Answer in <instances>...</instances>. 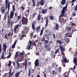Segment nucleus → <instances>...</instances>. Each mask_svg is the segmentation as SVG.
Instances as JSON below:
<instances>
[{
	"label": "nucleus",
	"mask_w": 77,
	"mask_h": 77,
	"mask_svg": "<svg viewBox=\"0 0 77 77\" xmlns=\"http://www.w3.org/2000/svg\"><path fill=\"white\" fill-rule=\"evenodd\" d=\"M28 21V19L24 17H23L22 19V23H24V21H25L24 23V24L26 25L27 24V21Z\"/></svg>",
	"instance_id": "1"
},
{
	"label": "nucleus",
	"mask_w": 77,
	"mask_h": 77,
	"mask_svg": "<svg viewBox=\"0 0 77 77\" xmlns=\"http://www.w3.org/2000/svg\"><path fill=\"white\" fill-rule=\"evenodd\" d=\"M14 15V12L12 11H11L10 14V18L11 19H12Z\"/></svg>",
	"instance_id": "2"
},
{
	"label": "nucleus",
	"mask_w": 77,
	"mask_h": 77,
	"mask_svg": "<svg viewBox=\"0 0 77 77\" xmlns=\"http://www.w3.org/2000/svg\"><path fill=\"white\" fill-rule=\"evenodd\" d=\"M6 6V8L7 9V6H8V9L9 11V8H10V4L9 3H8V0H6L5 1Z\"/></svg>",
	"instance_id": "3"
},
{
	"label": "nucleus",
	"mask_w": 77,
	"mask_h": 77,
	"mask_svg": "<svg viewBox=\"0 0 77 77\" xmlns=\"http://www.w3.org/2000/svg\"><path fill=\"white\" fill-rule=\"evenodd\" d=\"M34 64L35 66H38L39 65V61H38V59H37L36 60Z\"/></svg>",
	"instance_id": "4"
},
{
	"label": "nucleus",
	"mask_w": 77,
	"mask_h": 77,
	"mask_svg": "<svg viewBox=\"0 0 77 77\" xmlns=\"http://www.w3.org/2000/svg\"><path fill=\"white\" fill-rule=\"evenodd\" d=\"M17 65L16 66V69L17 70H18V69H20V65L19 64V63L18 62V61H17Z\"/></svg>",
	"instance_id": "5"
},
{
	"label": "nucleus",
	"mask_w": 77,
	"mask_h": 77,
	"mask_svg": "<svg viewBox=\"0 0 77 77\" xmlns=\"http://www.w3.org/2000/svg\"><path fill=\"white\" fill-rule=\"evenodd\" d=\"M66 6L65 7H63V9L62 10L61 12L62 13H65V11L66 10V8H67V6H66Z\"/></svg>",
	"instance_id": "6"
},
{
	"label": "nucleus",
	"mask_w": 77,
	"mask_h": 77,
	"mask_svg": "<svg viewBox=\"0 0 77 77\" xmlns=\"http://www.w3.org/2000/svg\"><path fill=\"white\" fill-rule=\"evenodd\" d=\"M14 72H12L11 73V69H10V72H9V77H11V76L14 75Z\"/></svg>",
	"instance_id": "7"
},
{
	"label": "nucleus",
	"mask_w": 77,
	"mask_h": 77,
	"mask_svg": "<svg viewBox=\"0 0 77 77\" xmlns=\"http://www.w3.org/2000/svg\"><path fill=\"white\" fill-rule=\"evenodd\" d=\"M47 12V9H42V14H46Z\"/></svg>",
	"instance_id": "8"
},
{
	"label": "nucleus",
	"mask_w": 77,
	"mask_h": 77,
	"mask_svg": "<svg viewBox=\"0 0 77 77\" xmlns=\"http://www.w3.org/2000/svg\"><path fill=\"white\" fill-rule=\"evenodd\" d=\"M3 47L4 48V51H6V48H7V46H6V44H3Z\"/></svg>",
	"instance_id": "9"
},
{
	"label": "nucleus",
	"mask_w": 77,
	"mask_h": 77,
	"mask_svg": "<svg viewBox=\"0 0 77 77\" xmlns=\"http://www.w3.org/2000/svg\"><path fill=\"white\" fill-rule=\"evenodd\" d=\"M40 3L41 5L42 6L44 5V0H41V1L40 2Z\"/></svg>",
	"instance_id": "10"
},
{
	"label": "nucleus",
	"mask_w": 77,
	"mask_h": 77,
	"mask_svg": "<svg viewBox=\"0 0 77 77\" xmlns=\"http://www.w3.org/2000/svg\"><path fill=\"white\" fill-rule=\"evenodd\" d=\"M18 26H19V25H17L15 26V27L14 29V32H16V30L17 28L18 27Z\"/></svg>",
	"instance_id": "11"
},
{
	"label": "nucleus",
	"mask_w": 77,
	"mask_h": 77,
	"mask_svg": "<svg viewBox=\"0 0 77 77\" xmlns=\"http://www.w3.org/2000/svg\"><path fill=\"white\" fill-rule=\"evenodd\" d=\"M29 43H30L29 45H28V46H27V47H28V50H30V48L31 47V45H32V41H30L29 42Z\"/></svg>",
	"instance_id": "12"
},
{
	"label": "nucleus",
	"mask_w": 77,
	"mask_h": 77,
	"mask_svg": "<svg viewBox=\"0 0 77 77\" xmlns=\"http://www.w3.org/2000/svg\"><path fill=\"white\" fill-rule=\"evenodd\" d=\"M54 28L57 30H58V29H59V25L58 24H56Z\"/></svg>",
	"instance_id": "13"
},
{
	"label": "nucleus",
	"mask_w": 77,
	"mask_h": 77,
	"mask_svg": "<svg viewBox=\"0 0 77 77\" xmlns=\"http://www.w3.org/2000/svg\"><path fill=\"white\" fill-rule=\"evenodd\" d=\"M20 72H17L15 74V77H18L19 76V74H20Z\"/></svg>",
	"instance_id": "14"
},
{
	"label": "nucleus",
	"mask_w": 77,
	"mask_h": 77,
	"mask_svg": "<svg viewBox=\"0 0 77 77\" xmlns=\"http://www.w3.org/2000/svg\"><path fill=\"white\" fill-rule=\"evenodd\" d=\"M56 42H57V43H58V44H62V42L59 40H57Z\"/></svg>",
	"instance_id": "15"
},
{
	"label": "nucleus",
	"mask_w": 77,
	"mask_h": 77,
	"mask_svg": "<svg viewBox=\"0 0 77 77\" xmlns=\"http://www.w3.org/2000/svg\"><path fill=\"white\" fill-rule=\"evenodd\" d=\"M66 1L65 0H63L61 2V4L62 5H65V2Z\"/></svg>",
	"instance_id": "16"
},
{
	"label": "nucleus",
	"mask_w": 77,
	"mask_h": 77,
	"mask_svg": "<svg viewBox=\"0 0 77 77\" xmlns=\"http://www.w3.org/2000/svg\"><path fill=\"white\" fill-rule=\"evenodd\" d=\"M32 27L33 30H35V23L33 22L32 24Z\"/></svg>",
	"instance_id": "17"
},
{
	"label": "nucleus",
	"mask_w": 77,
	"mask_h": 77,
	"mask_svg": "<svg viewBox=\"0 0 77 77\" xmlns=\"http://www.w3.org/2000/svg\"><path fill=\"white\" fill-rule=\"evenodd\" d=\"M46 24L45 25V27H47L48 24V18L46 19Z\"/></svg>",
	"instance_id": "18"
},
{
	"label": "nucleus",
	"mask_w": 77,
	"mask_h": 77,
	"mask_svg": "<svg viewBox=\"0 0 77 77\" xmlns=\"http://www.w3.org/2000/svg\"><path fill=\"white\" fill-rule=\"evenodd\" d=\"M66 60H67L66 58H64V60H61V62H66Z\"/></svg>",
	"instance_id": "19"
},
{
	"label": "nucleus",
	"mask_w": 77,
	"mask_h": 77,
	"mask_svg": "<svg viewBox=\"0 0 77 77\" xmlns=\"http://www.w3.org/2000/svg\"><path fill=\"white\" fill-rule=\"evenodd\" d=\"M59 45L60 46V49H61V51H63L64 49H63V47L62 46H61V45Z\"/></svg>",
	"instance_id": "20"
},
{
	"label": "nucleus",
	"mask_w": 77,
	"mask_h": 77,
	"mask_svg": "<svg viewBox=\"0 0 77 77\" xmlns=\"http://www.w3.org/2000/svg\"><path fill=\"white\" fill-rule=\"evenodd\" d=\"M2 59H5V58L4 57V52H3L2 54Z\"/></svg>",
	"instance_id": "21"
},
{
	"label": "nucleus",
	"mask_w": 77,
	"mask_h": 77,
	"mask_svg": "<svg viewBox=\"0 0 77 77\" xmlns=\"http://www.w3.org/2000/svg\"><path fill=\"white\" fill-rule=\"evenodd\" d=\"M1 12L2 13V14H3L4 13V12H5V8H3L1 9Z\"/></svg>",
	"instance_id": "22"
},
{
	"label": "nucleus",
	"mask_w": 77,
	"mask_h": 77,
	"mask_svg": "<svg viewBox=\"0 0 77 77\" xmlns=\"http://www.w3.org/2000/svg\"><path fill=\"white\" fill-rule=\"evenodd\" d=\"M19 53V52H17L16 53V54L15 55V58L16 59L17 58V57L18 55V54Z\"/></svg>",
	"instance_id": "23"
},
{
	"label": "nucleus",
	"mask_w": 77,
	"mask_h": 77,
	"mask_svg": "<svg viewBox=\"0 0 77 77\" xmlns=\"http://www.w3.org/2000/svg\"><path fill=\"white\" fill-rule=\"evenodd\" d=\"M26 66H27V60L25 61V69H26Z\"/></svg>",
	"instance_id": "24"
},
{
	"label": "nucleus",
	"mask_w": 77,
	"mask_h": 77,
	"mask_svg": "<svg viewBox=\"0 0 77 77\" xmlns=\"http://www.w3.org/2000/svg\"><path fill=\"white\" fill-rule=\"evenodd\" d=\"M36 14L35 13H34L32 15V18H34V17H35V15Z\"/></svg>",
	"instance_id": "25"
},
{
	"label": "nucleus",
	"mask_w": 77,
	"mask_h": 77,
	"mask_svg": "<svg viewBox=\"0 0 77 77\" xmlns=\"http://www.w3.org/2000/svg\"><path fill=\"white\" fill-rule=\"evenodd\" d=\"M12 9L14 12H15V5H13L12 6Z\"/></svg>",
	"instance_id": "26"
},
{
	"label": "nucleus",
	"mask_w": 77,
	"mask_h": 77,
	"mask_svg": "<svg viewBox=\"0 0 77 77\" xmlns=\"http://www.w3.org/2000/svg\"><path fill=\"white\" fill-rule=\"evenodd\" d=\"M41 28V27L40 26H38L36 29V31H39V29H40Z\"/></svg>",
	"instance_id": "27"
},
{
	"label": "nucleus",
	"mask_w": 77,
	"mask_h": 77,
	"mask_svg": "<svg viewBox=\"0 0 77 77\" xmlns=\"http://www.w3.org/2000/svg\"><path fill=\"white\" fill-rule=\"evenodd\" d=\"M72 29V27H68L67 28V30L69 31V30H71Z\"/></svg>",
	"instance_id": "28"
},
{
	"label": "nucleus",
	"mask_w": 77,
	"mask_h": 77,
	"mask_svg": "<svg viewBox=\"0 0 77 77\" xmlns=\"http://www.w3.org/2000/svg\"><path fill=\"white\" fill-rule=\"evenodd\" d=\"M50 19L51 20H53V17L52 16H51L50 17Z\"/></svg>",
	"instance_id": "29"
},
{
	"label": "nucleus",
	"mask_w": 77,
	"mask_h": 77,
	"mask_svg": "<svg viewBox=\"0 0 77 77\" xmlns=\"http://www.w3.org/2000/svg\"><path fill=\"white\" fill-rule=\"evenodd\" d=\"M33 3V7H35V5H36V3H35V2H32Z\"/></svg>",
	"instance_id": "30"
},
{
	"label": "nucleus",
	"mask_w": 77,
	"mask_h": 77,
	"mask_svg": "<svg viewBox=\"0 0 77 77\" xmlns=\"http://www.w3.org/2000/svg\"><path fill=\"white\" fill-rule=\"evenodd\" d=\"M42 33H43V29H42L41 31V33H40V35H42Z\"/></svg>",
	"instance_id": "31"
},
{
	"label": "nucleus",
	"mask_w": 77,
	"mask_h": 77,
	"mask_svg": "<svg viewBox=\"0 0 77 77\" xmlns=\"http://www.w3.org/2000/svg\"><path fill=\"white\" fill-rule=\"evenodd\" d=\"M69 33H67L66 34V37H69Z\"/></svg>",
	"instance_id": "32"
},
{
	"label": "nucleus",
	"mask_w": 77,
	"mask_h": 77,
	"mask_svg": "<svg viewBox=\"0 0 77 77\" xmlns=\"http://www.w3.org/2000/svg\"><path fill=\"white\" fill-rule=\"evenodd\" d=\"M2 52V45H0V53Z\"/></svg>",
	"instance_id": "33"
},
{
	"label": "nucleus",
	"mask_w": 77,
	"mask_h": 77,
	"mask_svg": "<svg viewBox=\"0 0 77 77\" xmlns=\"http://www.w3.org/2000/svg\"><path fill=\"white\" fill-rule=\"evenodd\" d=\"M15 45L13 44L12 47V48H15Z\"/></svg>",
	"instance_id": "34"
},
{
	"label": "nucleus",
	"mask_w": 77,
	"mask_h": 77,
	"mask_svg": "<svg viewBox=\"0 0 77 77\" xmlns=\"http://www.w3.org/2000/svg\"><path fill=\"white\" fill-rule=\"evenodd\" d=\"M38 45L39 46H41V42H39L38 43Z\"/></svg>",
	"instance_id": "35"
},
{
	"label": "nucleus",
	"mask_w": 77,
	"mask_h": 77,
	"mask_svg": "<svg viewBox=\"0 0 77 77\" xmlns=\"http://www.w3.org/2000/svg\"><path fill=\"white\" fill-rule=\"evenodd\" d=\"M29 72L28 75L29 76H30V69H29Z\"/></svg>",
	"instance_id": "36"
},
{
	"label": "nucleus",
	"mask_w": 77,
	"mask_h": 77,
	"mask_svg": "<svg viewBox=\"0 0 77 77\" xmlns=\"http://www.w3.org/2000/svg\"><path fill=\"white\" fill-rule=\"evenodd\" d=\"M8 22L9 23H10V22H11V19L10 18L8 19Z\"/></svg>",
	"instance_id": "37"
},
{
	"label": "nucleus",
	"mask_w": 77,
	"mask_h": 77,
	"mask_svg": "<svg viewBox=\"0 0 77 77\" xmlns=\"http://www.w3.org/2000/svg\"><path fill=\"white\" fill-rule=\"evenodd\" d=\"M64 16V13H62V14L60 15L61 17H63Z\"/></svg>",
	"instance_id": "38"
},
{
	"label": "nucleus",
	"mask_w": 77,
	"mask_h": 77,
	"mask_svg": "<svg viewBox=\"0 0 77 77\" xmlns=\"http://www.w3.org/2000/svg\"><path fill=\"white\" fill-rule=\"evenodd\" d=\"M45 43H47L49 42H48V40H45Z\"/></svg>",
	"instance_id": "39"
},
{
	"label": "nucleus",
	"mask_w": 77,
	"mask_h": 77,
	"mask_svg": "<svg viewBox=\"0 0 77 77\" xmlns=\"http://www.w3.org/2000/svg\"><path fill=\"white\" fill-rule=\"evenodd\" d=\"M18 20H19L21 18V16H18Z\"/></svg>",
	"instance_id": "40"
},
{
	"label": "nucleus",
	"mask_w": 77,
	"mask_h": 77,
	"mask_svg": "<svg viewBox=\"0 0 77 77\" xmlns=\"http://www.w3.org/2000/svg\"><path fill=\"white\" fill-rule=\"evenodd\" d=\"M59 51V49H57V50H56L55 52V54H57V51Z\"/></svg>",
	"instance_id": "41"
},
{
	"label": "nucleus",
	"mask_w": 77,
	"mask_h": 77,
	"mask_svg": "<svg viewBox=\"0 0 77 77\" xmlns=\"http://www.w3.org/2000/svg\"><path fill=\"white\" fill-rule=\"evenodd\" d=\"M44 38H45L44 37H43V39H42V42L44 41V40H45Z\"/></svg>",
	"instance_id": "42"
},
{
	"label": "nucleus",
	"mask_w": 77,
	"mask_h": 77,
	"mask_svg": "<svg viewBox=\"0 0 77 77\" xmlns=\"http://www.w3.org/2000/svg\"><path fill=\"white\" fill-rule=\"evenodd\" d=\"M49 10H51V9H52V7L51 6L49 8Z\"/></svg>",
	"instance_id": "43"
},
{
	"label": "nucleus",
	"mask_w": 77,
	"mask_h": 77,
	"mask_svg": "<svg viewBox=\"0 0 77 77\" xmlns=\"http://www.w3.org/2000/svg\"><path fill=\"white\" fill-rule=\"evenodd\" d=\"M11 57V55L10 54L8 56V57H7V59H8V58H10V57Z\"/></svg>",
	"instance_id": "44"
},
{
	"label": "nucleus",
	"mask_w": 77,
	"mask_h": 77,
	"mask_svg": "<svg viewBox=\"0 0 77 77\" xmlns=\"http://www.w3.org/2000/svg\"><path fill=\"white\" fill-rule=\"evenodd\" d=\"M24 36H25V37H26V35L24 36V35L21 36L22 38H24Z\"/></svg>",
	"instance_id": "45"
},
{
	"label": "nucleus",
	"mask_w": 77,
	"mask_h": 77,
	"mask_svg": "<svg viewBox=\"0 0 77 77\" xmlns=\"http://www.w3.org/2000/svg\"><path fill=\"white\" fill-rule=\"evenodd\" d=\"M19 53L20 54H22V55H24V54L23 53L19 52Z\"/></svg>",
	"instance_id": "46"
},
{
	"label": "nucleus",
	"mask_w": 77,
	"mask_h": 77,
	"mask_svg": "<svg viewBox=\"0 0 77 77\" xmlns=\"http://www.w3.org/2000/svg\"><path fill=\"white\" fill-rule=\"evenodd\" d=\"M33 38H36V35H34L33 36Z\"/></svg>",
	"instance_id": "47"
},
{
	"label": "nucleus",
	"mask_w": 77,
	"mask_h": 77,
	"mask_svg": "<svg viewBox=\"0 0 77 77\" xmlns=\"http://www.w3.org/2000/svg\"><path fill=\"white\" fill-rule=\"evenodd\" d=\"M7 14H8V18H9V12H7Z\"/></svg>",
	"instance_id": "48"
},
{
	"label": "nucleus",
	"mask_w": 77,
	"mask_h": 77,
	"mask_svg": "<svg viewBox=\"0 0 77 77\" xmlns=\"http://www.w3.org/2000/svg\"><path fill=\"white\" fill-rule=\"evenodd\" d=\"M53 36L54 39H55V38H56V37L55 36V34H53Z\"/></svg>",
	"instance_id": "49"
},
{
	"label": "nucleus",
	"mask_w": 77,
	"mask_h": 77,
	"mask_svg": "<svg viewBox=\"0 0 77 77\" xmlns=\"http://www.w3.org/2000/svg\"><path fill=\"white\" fill-rule=\"evenodd\" d=\"M17 41H16L14 42V43L13 44L14 45H15V44H16V43H17Z\"/></svg>",
	"instance_id": "50"
},
{
	"label": "nucleus",
	"mask_w": 77,
	"mask_h": 77,
	"mask_svg": "<svg viewBox=\"0 0 77 77\" xmlns=\"http://www.w3.org/2000/svg\"><path fill=\"white\" fill-rule=\"evenodd\" d=\"M15 17H17V13H15Z\"/></svg>",
	"instance_id": "51"
},
{
	"label": "nucleus",
	"mask_w": 77,
	"mask_h": 77,
	"mask_svg": "<svg viewBox=\"0 0 77 77\" xmlns=\"http://www.w3.org/2000/svg\"><path fill=\"white\" fill-rule=\"evenodd\" d=\"M75 69V66H73V70H74Z\"/></svg>",
	"instance_id": "52"
},
{
	"label": "nucleus",
	"mask_w": 77,
	"mask_h": 77,
	"mask_svg": "<svg viewBox=\"0 0 77 77\" xmlns=\"http://www.w3.org/2000/svg\"><path fill=\"white\" fill-rule=\"evenodd\" d=\"M74 11H77V7H76L75 9H74Z\"/></svg>",
	"instance_id": "53"
},
{
	"label": "nucleus",
	"mask_w": 77,
	"mask_h": 77,
	"mask_svg": "<svg viewBox=\"0 0 77 77\" xmlns=\"http://www.w3.org/2000/svg\"><path fill=\"white\" fill-rule=\"evenodd\" d=\"M11 63H9L8 64V65L9 66H11Z\"/></svg>",
	"instance_id": "54"
},
{
	"label": "nucleus",
	"mask_w": 77,
	"mask_h": 77,
	"mask_svg": "<svg viewBox=\"0 0 77 77\" xmlns=\"http://www.w3.org/2000/svg\"><path fill=\"white\" fill-rule=\"evenodd\" d=\"M21 8H22V10H24V7H23V6H22Z\"/></svg>",
	"instance_id": "55"
},
{
	"label": "nucleus",
	"mask_w": 77,
	"mask_h": 77,
	"mask_svg": "<svg viewBox=\"0 0 77 77\" xmlns=\"http://www.w3.org/2000/svg\"><path fill=\"white\" fill-rule=\"evenodd\" d=\"M10 35H11V32H9L8 35V36H10Z\"/></svg>",
	"instance_id": "56"
},
{
	"label": "nucleus",
	"mask_w": 77,
	"mask_h": 77,
	"mask_svg": "<svg viewBox=\"0 0 77 77\" xmlns=\"http://www.w3.org/2000/svg\"><path fill=\"white\" fill-rule=\"evenodd\" d=\"M71 36H72V35H71V34H69V37H70V38H71Z\"/></svg>",
	"instance_id": "57"
},
{
	"label": "nucleus",
	"mask_w": 77,
	"mask_h": 77,
	"mask_svg": "<svg viewBox=\"0 0 77 77\" xmlns=\"http://www.w3.org/2000/svg\"><path fill=\"white\" fill-rule=\"evenodd\" d=\"M75 2V0H72V2L73 3V2Z\"/></svg>",
	"instance_id": "58"
},
{
	"label": "nucleus",
	"mask_w": 77,
	"mask_h": 77,
	"mask_svg": "<svg viewBox=\"0 0 77 77\" xmlns=\"http://www.w3.org/2000/svg\"><path fill=\"white\" fill-rule=\"evenodd\" d=\"M38 17L41 18V15H40L39 14H38Z\"/></svg>",
	"instance_id": "59"
},
{
	"label": "nucleus",
	"mask_w": 77,
	"mask_h": 77,
	"mask_svg": "<svg viewBox=\"0 0 77 77\" xmlns=\"http://www.w3.org/2000/svg\"><path fill=\"white\" fill-rule=\"evenodd\" d=\"M22 34H24V31H22Z\"/></svg>",
	"instance_id": "60"
},
{
	"label": "nucleus",
	"mask_w": 77,
	"mask_h": 77,
	"mask_svg": "<svg viewBox=\"0 0 77 77\" xmlns=\"http://www.w3.org/2000/svg\"><path fill=\"white\" fill-rule=\"evenodd\" d=\"M33 32L31 33V36H33Z\"/></svg>",
	"instance_id": "61"
},
{
	"label": "nucleus",
	"mask_w": 77,
	"mask_h": 77,
	"mask_svg": "<svg viewBox=\"0 0 77 77\" xmlns=\"http://www.w3.org/2000/svg\"><path fill=\"white\" fill-rule=\"evenodd\" d=\"M7 74H8V73H5L4 74V75H5V76L6 75H7Z\"/></svg>",
	"instance_id": "62"
},
{
	"label": "nucleus",
	"mask_w": 77,
	"mask_h": 77,
	"mask_svg": "<svg viewBox=\"0 0 77 77\" xmlns=\"http://www.w3.org/2000/svg\"><path fill=\"white\" fill-rule=\"evenodd\" d=\"M44 77H46V75H45V73H44Z\"/></svg>",
	"instance_id": "63"
},
{
	"label": "nucleus",
	"mask_w": 77,
	"mask_h": 77,
	"mask_svg": "<svg viewBox=\"0 0 77 77\" xmlns=\"http://www.w3.org/2000/svg\"><path fill=\"white\" fill-rule=\"evenodd\" d=\"M75 14L73 13V15H74V16H75Z\"/></svg>",
	"instance_id": "64"
}]
</instances>
